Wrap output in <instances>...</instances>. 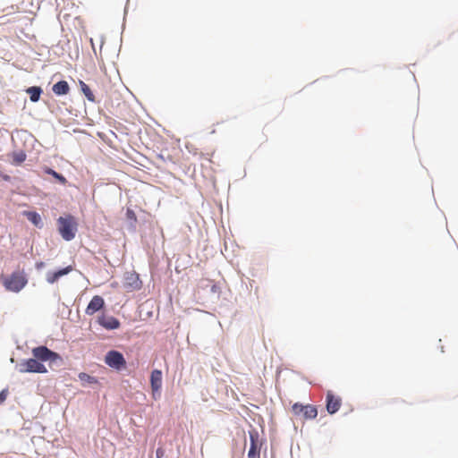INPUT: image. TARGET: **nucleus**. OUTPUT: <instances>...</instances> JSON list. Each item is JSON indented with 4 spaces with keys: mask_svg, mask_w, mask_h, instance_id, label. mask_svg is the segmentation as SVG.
I'll use <instances>...</instances> for the list:
<instances>
[{
    "mask_svg": "<svg viewBox=\"0 0 458 458\" xmlns=\"http://www.w3.org/2000/svg\"><path fill=\"white\" fill-rule=\"evenodd\" d=\"M58 231L61 236L65 241H72L77 232V223L75 218L69 215L65 217L60 216L57 219Z\"/></svg>",
    "mask_w": 458,
    "mask_h": 458,
    "instance_id": "f03ea898",
    "label": "nucleus"
},
{
    "mask_svg": "<svg viewBox=\"0 0 458 458\" xmlns=\"http://www.w3.org/2000/svg\"><path fill=\"white\" fill-rule=\"evenodd\" d=\"M142 283L136 273H127L124 278L123 287L127 292L139 290L141 288Z\"/></svg>",
    "mask_w": 458,
    "mask_h": 458,
    "instance_id": "0eeeda50",
    "label": "nucleus"
},
{
    "mask_svg": "<svg viewBox=\"0 0 458 458\" xmlns=\"http://www.w3.org/2000/svg\"><path fill=\"white\" fill-rule=\"evenodd\" d=\"M250 446L248 452V458H259L260 446L259 433L256 430L249 432Z\"/></svg>",
    "mask_w": 458,
    "mask_h": 458,
    "instance_id": "423d86ee",
    "label": "nucleus"
},
{
    "mask_svg": "<svg viewBox=\"0 0 458 458\" xmlns=\"http://www.w3.org/2000/svg\"><path fill=\"white\" fill-rule=\"evenodd\" d=\"M105 306L104 299L99 295H95L88 304L85 313L89 316L94 315L96 312L101 310Z\"/></svg>",
    "mask_w": 458,
    "mask_h": 458,
    "instance_id": "6e6552de",
    "label": "nucleus"
},
{
    "mask_svg": "<svg viewBox=\"0 0 458 458\" xmlns=\"http://www.w3.org/2000/svg\"><path fill=\"white\" fill-rule=\"evenodd\" d=\"M34 359H28L22 360L18 365V370L21 373H47V369L40 361L54 362L56 360H61L60 356L45 345H40L32 350Z\"/></svg>",
    "mask_w": 458,
    "mask_h": 458,
    "instance_id": "f257e3e1",
    "label": "nucleus"
},
{
    "mask_svg": "<svg viewBox=\"0 0 458 458\" xmlns=\"http://www.w3.org/2000/svg\"><path fill=\"white\" fill-rule=\"evenodd\" d=\"M342 401L340 397L334 395L331 392L327 394V411L330 414L335 413L341 407Z\"/></svg>",
    "mask_w": 458,
    "mask_h": 458,
    "instance_id": "9d476101",
    "label": "nucleus"
},
{
    "mask_svg": "<svg viewBox=\"0 0 458 458\" xmlns=\"http://www.w3.org/2000/svg\"><path fill=\"white\" fill-rule=\"evenodd\" d=\"M292 411L296 416L301 415L306 420H312L318 416V410L315 406L308 404L294 403Z\"/></svg>",
    "mask_w": 458,
    "mask_h": 458,
    "instance_id": "20e7f679",
    "label": "nucleus"
},
{
    "mask_svg": "<svg viewBox=\"0 0 458 458\" xmlns=\"http://www.w3.org/2000/svg\"><path fill=\"white\" fill-rule=\"evenodd\" d=\"M23 215L30 220L35 226L41 228L43 226L42 219L39 214L35 211H24Z\"/></svg>",
    "mask_w": 458,
    "mask_h": 458,
    "instance_id": "4468645a",
    "label": "nucleus"
},
{
    "mask_svg": "<svg viewBox=\"0 0 458 458\" xmlns=\"http://www.w3.org/2000/svg\"><path fill=\"white\" fill-rule=\"evenodd\" d=\"M43 267V263H42V262H41V263H39V264H37V267H38V268H39V267Z\"/></svg>",
    "mask_w": 458,
    "mask_h": 458,
    "instance_id": "5701e85b",
    "label": "nucleus"
},
{
    "mask_svg": "<svg viewBox=\"0 0 458 458\" xmlns=\"http://www.w3.org/2000/svg\"><path fill=\"white\" fill-rule=\"evenodd\" d=\"M126 216L128 219L136 221V215L132 209L128 208L126 211Z\"/></svg>",
    "mask_w": 458,
    "mask_h": 458,
    "instance_id": "aec40b11",
    "label": "nucleus"
},
{
    "mask_svg": "<svg viewBox=\"0 0 458 458\" xmlns=\"http://www.w3.org/2000/svg\"><path fill=\"white\" fill-rule=\"evenodd\" d=\"M52 90L57 96L66 95L70 91V87L67 81H60L54 84Z\"/></svg>",
    "mask_w": 458,
    "mask_h": 458,
    "instance_id": "ddd939ff",
    "label": "nucleus"
},
{
    "mask_svg": "<svg viewBox=\"0 0 458 458\" xmlns=\"http://www.w3.org/2000/svg\"><path fill=\"white\" fill-rule=\"evenodd\" d=\"M7 395H8L7 389H4L0 392V404L3 403L6 400Z\"/></svg>",
    "mask_w": 458,
    "mask_h": 458,
    "instance_id": "412c9836",
    "label": "nucleus"
},
{
    "mask_svg": "<svg viewBox=\"0 0 458 458\" xmlns=\"http://www.w3.org/2000/svg\"><path fill=\"white\" fill-rule=\"evenodd\" d=\"M79 378L82 382H87L89 384H96L98 383V380L94 377L89 376L87 373L81 372L79 374Z\"/></svg>",
    "mask_w": 458,
    "mask_h": 458,
    "instance_id": "6ab92c4d",
    "label": "nucleus"
},
{
    "mask_svg": "<svg viewBox=\"0 0 458 458\" xmlns=\"http://www.w3.org/2000/svg\"><path fill=\"white\" fill-rule=\"evenodd\" d=\"M165 454V450L161 447L157 448L156 451L157 458H162Z\"/></svg>",
    "mask_w": 458,
    "mask_h": 458,
    "instance_id": "4be33fe9",
    "label": "nucleus"
},
{
    "mask_svg": "<svg viewBox=\"0 0 458 458\" xmlns=\"http://www.w3.org/2000/svg\"><path fill=\"white\" fill-rule=\"evenodd\" d=\"M45 173L52 175L62 184H65L67 182V180L64 175H62L61 174H58L57 172H55V170H53L51 168H46Z\"/></svg>",
    "mask_w": 458,
    "mask_h": 458,
    "instance_id": "f3484780",
    "label": "nucleus"
},
{
    "mask_svg": "<svg viewBox=\"0 0 458 458\" xmlns=\"http://www.w3.org/2000/svg\"><path fill=\"white\" fill-rule=\"evenodd\" d=\"M26 159V154L23 151L15 152L13 155V162L16 165H20Z\"/></svg>",
    "mask_w": 458,
    "mask_h": 458,
    "instance_id": "a211bd4d",
    "label": "nucleus"
},
{
    "mask_svg": "<svg viewBox=\"0 0 458 458\" xmlns=\"http://www.w3.org/2000/svg\"><path fill=\"white\" fill-rule=\"evenodd\" d=\"M80 86H81V91L83 92L85 97L88 98V100H89L91 102H94L95 101V96L92 93V91L89 89V87L84 81H80Z\"/></svg>",
    "mask_w": 458,
    "mask_h": 458,
    "instance_id": "dca6fc26",
    "label": "nucleus"
},
{
    "mask_svg": "<svg viewBox=\"0 0 458 458\" xmlns=\"http://www.w3.org/2000/svg\"><path fill=\"white\" fill-rule=\"evenodd\" d=\"M150 385L153 394L159 392L162 386V372L159 369H154L150 376Z\"/></svg>",
    "mask_w": 458,
    "mask_h": 458,
    "instance_id": "f8f14e48",
    "label": "nucleus"
},
{
    "mask_svg": "<svg viewBox=\"0 0 458 458\" xmlns=\"http://www.w3.org/2000/svg\"><path fill=\"white\" fill-rule=\"evenodd\" d=\"M98 322L106 329H116L120 327V322L113 316L103 314L98 318Z\"/></svg>",
    "mask_w": 458,
    "mask_h": 458,
    "instance_id": "1a4fd4ad",
    "label": "nucleus"
},
{
    "mask_svg": "<svg viewBox=\"0 0 458 458\" xmlns=\"http://www.w3.org/2000/svg\"><path fill=\"white\" fill-rule=\"evenodd\" d=\"M26 92L29 94L30 101L37 102L40 98L42 89L40 87L33 86L28 88Z\"/></svg>",
    "mask_w": 458,
    "mask_h": 458,
    "instance_id": "2eb2a0df",
    "label": "nucleus"
},
{
    "mask_svg": "<svg viewBox=\"0 0 458 458\" xmlns=\"http://www.w3.org/2000/svg\"><path fill=\"white\" fill-rule=\"evenodd\" d=\"M72 270H73V267L72 266H68V267L59 269L57 271L48 272L47 274V281L49 284H54L56 281H58L61 276H64L69 274Z\"/></svg>",
    "mask_w": 458,
    "mask_h": 458,
    "instance_id": "9b49d317",
    "label": "nucleus"
},
{
    "mask_svg": "<svg viewBox=\"0 0 458 458\" xmlns=\"http://www.w3.org/2000/svg\"><path fill=\"white\" fill-rule=\"evenodd\" d=\"M106 363L117 370L125 368L126 361L122 353L116 351L107 352L105 358Z\"/></svg>",
    "mask_w": 458,
    "mask_h": 458,
    "instance_id": "39448f33",
    "label": "nucleus"
},
{
    "mask_svg": "<svg viewBox=\"0 0 458 458\" xmlns=\"http://www.w3.org/2000/svg\"><path fill=\"white\" fill-rule=\"evenodd\" d=\"M27 278L22 273L13 272L3 280V284L6 290L18 293L27 284Z\"/></svg>",
    "mask_w": 458,
    "mask_h": 458,
    "instance_id": "7ed1b4c3",
    "label": "nucleus"
}]
</instances>
